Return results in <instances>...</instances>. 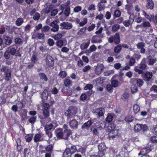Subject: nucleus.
<instances>
[{"label":"nucleus","instance_id":"42","mask_svg":"<svg viewBox=\"0 0 157 157\" xmlns=\"http://www.w3.org/2000/svg\"><path fill=\"white\" fill-rule=\"evenodd\" d=\"M23 21L22 18H19L16 21V24L17 26H20L23 23Z\"/></svg>","mask_w":157,"mask_h":157},{"label":"nucleus","instance_id":"14","mask_svg":"<svg viewBox=\"0 0 157 157\" xmlns=\"http://www.w3.org/2000/svg\"><path fill=\"white\" fill-rule=\"evenodd\" d=\"M57 21H54L52 22L49 25L52 28L51 29V31L54 32H56L58 31L59 29V25L57 24Z\"/></svg>","mask_w":157,"mask_h":157},{"label":"nucleus","instance_id":"15","mask_svg":"<svg viewBox=\"0 0 157 157\" xmlns=\"http://www.w3.org/2000/svg\"><path fill=\"white\" fill-rule=\"evenodd\" d=\"M104 67L103 65L101 64H97L96 68L95 69V72L96 74L97 75L100 74L102 70L104 69Z\"/></svg>","mask_w":157,"mask_h":157},{"label":"nucleus","instance_id":"18","mask_svg":"<svg viewBox=\"0 0 157 157\" xmlns=\"http://www.w3.org/2000/svg\"><path fill=\"white\" fill-rule=\"evenodd\" d=\"M56 137L59 139H63V136L62 128H59L56 131Z\"/></svg>","mask_w":157,"mask_h":157},{"label":"nucleus","instance_id":"12","mask_svg":"<svg viewBox=\"0 0 157 157\" xmlns=\"http://www.w3.org/2000/svg\"><path fill=\"white\" fill-rule=\"evenodd\" d=\"M153 76L152 73L151 72L147 71L143 75V79L146 81H150Z\"/></svg>","mask_w":157,"mask_h":157},{"label":"nucleus","instance_id":"2","mask_svg":"<svg viewBox=\"0 0 157 157\" xmlns=\"http://www.w3.org/2000/svg\"><path fill=\"white\" fill-rule=\"evenodd\" d=\"M139 67L136 66L134 68V71L139 74H143L144 71L148 69V67L146 64L145 59H143L140 63L139 65Z\"/></svg>","mask_w":157,"mask_h":157},{"label":"nucleus","instance_id":"49","mask_svg":"<svg viewBox=\"0 0 157 157\" xmlns=\"http://www.w3.org/2000/svg\"><path fill=\"white\" fill-rule=\"evenodd\" d=\"M53 148V146L52 144L48 145L47 146H45V149L46 151L51 153Z\"/></svg>","mask_w":157,"mask_h":157},{"label":"nucleus","instance_id":"40","mask_svg":"<svg viewBox=\"0 0 157 157\" xmlns=\"http://www.w3.org/2000/svg\"><path fill=\"white\" fill-rule=\"evenodd\" d=\"M136 83L139 87H141L143 84L144 82L142 79H137Z\"/></svg>","mask_w":157,"mask_h":157},{"label":"nucleus","instance_id":"61","mask_svg":"<svg viewBox=\"0 0 157 157\" xmlns=\"http://www.w3.org/2000/svg\"><path fill=\"white\" fill-rule=\"evenodd\" d=\"M36 117H33L29 119V121L32 124H33L36 122Z\"/></svg>","mask_w":157,"mask_h":157},{"label":"nucleus","instance_id":"33","mask_svg":"<svg viewBox=\"0 0 157 157\" xmlns=\"http://www.w3.org/2000/svg\"><path fill=\"white\" fill-rule=\"evenodd\" d=\"M150 129L151 131L154 134L157 135V125H152L150 127Z\"/></svg>","mask_w":157,"mask_h":157},{"label":"nucleus","instance_id":"9","mask_svg":"<svg viewBox=\"0 0 157 157\" xmlns=\"http://www.w3.org/2000/svg\"><path fill=\"white\" fill-rule=\"evenodd\" d=\"M46 64L49 67H51L53 66L54 64V59L50 56H46L45 59Z\"/></svg>","mask_w":157,"mask_h":157},{"label":"nucleus","instance_id":"22","mask_svg":"<svg viewBox=\"0 0 157 157\" xmlns=\"http://www.w3.org/2000/svg\"><path fill=\"white\" fill-rule=\"evenodd\" d=\"M5 76L4 79L7 81H9L11 78V73L10 70H8L5 73Z\"/></svg>","mask_w":157,"mask_h":157},{"label":"nucleus","instance_id":"32","mask_svg":"<svg viewBox=\"0 0 157 157\" xmlns=\"http://www.w3.org/2000/svg\"><path fill=\"white\" fill-rule=\"evenodd\" d=\"M122 49V46L121 44H119L116 46L114 48V52L116 53L120 52Z\"/></svg>","mask_w":157,"mask_h":157},{"label":"nucleus","instance_id":"48","mask_svg":"<svg viewBox=\"0 0 157 157\" xmlns=\"http://www.w3.org/2000/svg\"><path fill=\"white\" fill-rule=\"evenodd\" d=\"M131 140L133 143L136 144V145H138L139 140V138L137 137H134L131 139Z\"/></svg>","mask_w":157,"mask_h":157},{"label":"nucleus","instance_id":"28","mask_svg":"<svg viewBox=\"0 0 157 157\" xmlns=\"http://www.w3.org/2000/svg\"><path fill=\"white\" fill-rule=\"evenodd\" d=\"M64 85L70 87L72 86V82L68 78H65L64 81Z\"/></svg>","mask_w":157,"mask_h":157},{"label":"nucleus","instance_id":"3","mask_svg":"<svg viewBox=\"0 0 157 157\" xmlns=\"http://www.w3.org/2000/svg\"><path fill=\"white\" fill-rule=\"evenodd\" d=\"M76 113L77 109L75 107L73 106L69 107L65 113V115L67 117V121L70 120L71 118L75 116Z\"/></svg>","mask_w":157,"mask_h":157},{"label":"nucleus","instance_id":"4","mask_svg":"<svg viewBox=\"0 0 157 157\" xmlns=\"http://www.w3.org/2000/svg\"><path fill=\"white\" fill-rule=\"evenodd\" d=\"M120 34L118 33H116L114 36H111L108 39V41L110 43L114 42L116 44H118L120 43Z\"/></svg>","mask_w":157,"mask_h":157},{"label":"nucleus","instance_id":"30","mask_svg":"<svg viewBox=\"0 0 157 157\" xmlns=\"http://www.w3.org/2000/svg\"><path fill=\"white\" fill-rule=\"evenodd\" d=\"M38 75L40 79L43 80L45 82L48 81V78L47 77L46 75H45L44 73H39Z\"/></svg>","mask_w":157,"mask_h":157},{"label":"nucleus","instance_id":"64","mask_svg":"<svg viewBox=\"0 0 157 157\" xmlns=\"http://www.w3.org/2000/svg\"><path fill=\"white\" fill-rule=\"evenodd\" d=\"M151 141L153 143L157 144V135L152 137L151 138Z\"/></svg>","mask_w":157,"mask_h":157},{"label":"nucleus","instance_id":"5","mask_svg":"<svg viewBox=\"0 0 157 157\" xmlns=\"http://www.w3.org/2000/svg\"><path fill=\"white\" fill-rule=\"evenodd\" d=\"M105 112L104 108L102 107L94 109L92 111L93 113L97 116L98 118L103 116Z\"/></svg>","mask_w":157,"mask_h":157},{"label":"nucleus","instance_id":"25","mask_svg":"<svg viewBox=\"0 0 157 157\" xmlns=\"http://www.w3.org/2000/svg\"><path fill=\"white\" fill-rule=\"evenodd\" d=\"M65 42L66 44L67 43V41L65 40H60L56 43V44L57 46L61 48L64 45Z\"/></svg>","mask_w":157,"mask_h":157},{"label":"nucleus","instance_id":"57","mask_svg":"<svg viewBox=\"0 0 157 157\" xmlns=\"http://www.w3.org/2000/svg\"><path fill=\"white\" fill-rule=\"evenodd\" d=\"M87 98V95L86 94H82L80 97V99L82 101L86 100Z\"/></svg>","mask_w":157,"mask_h":157},{"label":"nucleus","instance_id":"59","mask_svg":"<svg viewBox=\"0 0 157 157\" xmlns=\"http://www.w3.org/2000/svg\"><path fill=\"white\" fill-rule=\"evenodd\" d=\"M131 90L132 94L136 92L138 90L137 87L134 85H132L131 87Z\"/></svg>","mask_w":157,"mask_h":157},{"label":"nucleus","instance_id":"37","mask_svg":"<svg viewBox=\"0 0 157 157\" xmlns=\"http://www.w3.org/2000/svg\"><path fill=\"white\" fill-rule=\"evenodd\" d=\"M89 42L84 43L80 45V48L82 50L86 49L89 45Z\"/></svg>","mask_w":157,"mask_h":157},{"label":"nucleus","instance_id":"39","mask_svg":"<svg viewBox=\"0 0 157 157\" xmlns=\"http://www.w3.org/2000/svg\"><path fill=\"white\" fill-rule=\"evenodd\" d=\"M113 118V115L110 114H108V116L106 118V121L108 122H110L112 121Z\"/></svg>","mask_w":157,"mask_h":157},{"label":"nucleus","instance_id":"54","mask_svg":"<svg viewBox=\"0 0 157 157\" xmlns=\"http://www.w3.org/2000/svg\"><path fill=\"white\" fill-rule=\"evenodd\" d=\"M43 113L44 117H48L50 115L49 110H43Z\"/></svg>","mask_w":157,"mask_h":157},{"label":"nucleus","instance_id":"7","mask_svg":"<svg viewBox=\"0 0 157 157\" xmlns=\"http://www.w3.org/2000/svg\"><path fill=\"white\" fill-rule=\"evenodd\" d=\"M98 148L99 150L98 155L101 156H104L106 150L107 149L105 143L100 144L98 145Z\"/></svg>","mask_w":157,"mask_h":157},{"label":"nucleus","instance_id":"1","mask_svg":"<svg viewBox=\"0 0 157 157\" xmlns=\"http://www.w3.org/2000/svg\"><path fill=\"white\" fill-rule=\"evenodd\" d=\"M17 47L16 45H13L10 47H8L4 54V56L6 59L10 58L11 56L15 55L17 52Z\"/></svg>","mask_w":157,"mask_h":157},{"label":"nucleus","instance_id":"8","mask_svg":"<svg viewBox=\"0 0 157 157\" xmlns=\"http://www.w3.org/2000/svg\"><path fill=\"white\" fill-rule=\"evenodd\" d=\"M4 44L7 46H9L13 43V37L4 35L3 36Z\"/></svg>","mask_w":157,"mask_h":157},{"label":"nucleus","instance_id":"26","mask_svg":"<svg viewBox=\"0 0 157 157\" xmlns=\"http://www.w3.org/2000/svg\"><path fill=\"white\" fill-rule=\"evenodd\" d=\"M140 27L143 28H149L151 27V25L150 23L148 21H145L142 23L140 25H138L137 27Z\"/></svg>","mask_w":157,"mask_h":157},{"label":"nucleus","instance_id":"11","mask_svg":"<svg viewBox=\"0 0 157 157\" xmlns=\"http://www.w3.org/2000/svg\"><path fill=\"white\" fill-rule=\"evenodd\" d=\"M60 26H61V29H70L73 27L71 23L67 22H63L61 23Z\"/></svg>","mask_w":157,"mask_h":157},{"label":"nucleus","instance_id":"46","mask_svg":"<svg viewBox=\"0 0 157 157\" xmlns=\"http://www.w3.org/2000/svg\"><path fill=\"white\" fill-rule=\"evenodd\" d=\"M120 26L118 24H115L112 27V31L114 32L117 31L120 28Z\"/></svg>","mask_w":157,"mask_h":157},{"label":"nucleus","instance_id":"21","mask_svg":"<svg viewBox=\"0 0 157 157\" xmlns=\"http://www.w3.org/2000/svg\"><path fill=\"white\" fill-rule=\"evenodd\" d=\"M63 139L68 140L69 137L72 134V132L71 130L69 131H63Z\"/></svg>","mask_w":157,"mask_h":157},{"label":"nucleus","instance_id":"44","mask_svg":"<svg viewBox=\"0 0 157 157\" xmlns=\"http://www.w3.org/2000/svg\"><path fill=\"white\" fill-rule=\"evenodd\" d=\"M133 120V117L132 116L129 115L126 117L125 118V121L128 122H130L132 121Z\"/></svg>","mask_w":157,"mask_h":157},{"label":"nucleus","instance_id":"6","mask_svg":"<svg viewBox=\"0 0 157 157\" xmlns=\"http://www.w3.org/2000/svg\"><path fill=\"white\" fill-rule=\"evenodd\" d=\"M111 127L109 126L108 129L110 130L109 136L112 139L117 138L121 134L120 131L117 129H110Z\"/></svg>","mask_w":157,"mask_h":157},{"label":"nucleus","instance_id":"36","mask_svg":"<svg viewBox=\"0 0 157 157\" xmlns=\"http://www.w3.org/2000/svg\"><path fill=\"white\" fill-rule=\"evenodd\" d=\"M142 124H136L134 127V130L136 132H139L141 129Z\"/></svg>","mask_w":157,"mask_h":157},{"label":"nucleus","instance_id":"24","mask_svg":"<svg viewBox=\"0 0 157 157\" xmlns=\"http://www.w3.org/2000/svg\"><path fill=\"white\" fill-rule=\"evenodd\" d=\"M96 48V46L94 45H93L90 47L89 49L86 50L85 52L87 55H89L91 52L95 51Z\"/></svg>","mask_w":157,"mask_h":157},{"label":"nucleus","instance_id":"13","mask_svg":"<svg viewBox=\"0 0 157 157\" xmlns=\"http://www.w3.org/2000/svg\"><path fill=\"white\" fill-rule=\"evenodd\" d=\"M68 124L71 128L74 129L78 128V122L75 119L70 120Z\"/></svg>","mask_w":157,"mask_h":157},{"label":"nucleus","instance_id":"16","mask_svg":"<svg viewBox=\"0 0 157 157\" xmlns=\"http://www.w3.org/2000/svg\"><path fill=\"white\" fill-rule=\"evenodd\" d=\"M61 91L63 93L71 94L72 93V90L70 87L64 85L61 89Z\"/></svg>","mask_w":157,"mask_h":157},{"label":"nucleus","instance_id":"10","mask_svg":"<svg viewBox=\"0 0 157 157\" xmlns=\"http://www.w3.org/2000/svg\"><path fill=\"white\" fill-rule=\"evenodd\" d=\"M134 20V15L133 14H131L130 15L128 20L123 21V24L125 27H128L133 23Z\"/></svg>","mask_w":157,"mask_h":157},{"label":"nucleus","instance_id":"34","mask_svg":"<svg viewBox=\"0 0 157 157\" xmlns=\"http://www.w3.org/2000/svg\"><path fill=\"white\" fill-rule=\"evenodd\" d=\"M67 75V73L65 71H61L59 74L58 76L59 78H65Z\"/></svg>","mask_w":157,"mask_h":157},{"label":"nucleus","instance_id":"45","mask_svg":"<svg viewBox=\"0 0 157 157\" xmlns=\"http://www.w3.org/2000/svg\"><path fill=\"white\" fill-rule=\"evenodd\" d=\"M67 149H69L70 150V152L71 154L74 153L77 150L76 147L74 145L72 146L70 148H67Z\"/></svg>","mask_w":157,"mask_h":157},{"label":"nucleus","instance_id":"38","mask_svg":"<svg viewBox=\"0 0 157 157\" xmlns=\"http://www.w3.org/2000/svg\"><path fill=\"white\" fill-rule=\"evenodd\" d=\"M14 40L15 43L17 44H21L23 43L22 40L20 38H15Z\"/></svg>","mask_w":157,"mask_h":157},{"label":"nucleus","instance_id":"55","mask_svg":"<svg viewBox=\"0 0 157 157\" xmlns=\"http://www.w3.org/2000/svg\"><path fill=\"white\" fill-rule=\"evenodd\" d=\"M47 43L48 45L50 46H53L55 43L53 40L50 38L48 39Z\"/></svg>","mask_w":157,"mask_h":157},{"label":"nucleus","instance_id":"51","mask_svg":"<svg viewBox=\"0 0 157 157\" xmlns=\"http://www.w3.org/2000/svg\"><path fill=\"white\" fill-rule=\"evenodd\" d=\"M111 84L113 87H116L118 85V82L116 80H113L111 81Z\"/></svg>","mask_w":157,"mask_h":157},{"label":"nucleus","instance_id":"62","mask_svg":"<svg viewBox=\"0 0 157 157\" xmlns=\"http://www.w3.org/2000/svg\"><path fill=\"white\" fill-rule=\"evenodd\" d=\"M58 10L57 9L53 10L51 13V15L52 16H55L58 13Z\"/></svg>","mask_w":157,"mask_h":157},{"label":"nucleus","instance_id":"56","mask_svg":"<svg viewBox=\"0 0 157 157\" xmlns=\"http://www.w3.org/2000/svg\"><path fill=\"white\" fill-rule=\"evenodd\" d=\"M52 127L53 125L52 124H48L46 125L44 129L45 130H49L52 128Z\"/></svg>","mask_w":157,"mask_h":157},{"label":"nucleus","instance_id":"47","mask_svg":"<svg viewBox=\"0 0 157 157\" xmlns=\"http://www.w3.org/2000/svg\"><path fill=\"white\" fill-rule=\"evenodd\" d=\"M133 111L135 113H136L140 110V107L137 105H135L133 107Z\"/></svg>","mask_w":157,"mask_h":157},{"label":"nucleus","instance_id":"17","mask_svg":"<svg viewBox=\"0 0 157 157\" xmlns=\"http://www.w3.org/2000/svg\"><path fill=\"white\" fill-rule=\"evenodd\" d=\"M151 149L149 147H147L145 148H143L140 151V153L138 154V155H145L147 153H149L151 151Z\"/></svg>","mask_w":157,"mask_h":157},{"label":"nucleus","instance_id":"43","mask_svg":"<svg viewBox=\"0 0 157 157\" xmlns=\"http://www.w3.org/2000/svg\"><path fill=\"white\" fill-rule=\"evenodd\" d=\"M46 118L43 116H40V122L42 125L45 124L47 123Z\"/></svg>","mask_w":157,"mask_h":157},{"label":"nucleus","instance_id":"35","mask_svg":"<svg viewBox=\"0 0 157 157\" xmlns=\"http://www.w3.org/2000/svg\"><path fill=\"white\" fill-rule=\"evenodd\" d=\"M63 13L66 17H68L70 13V7H67L64 10H63Z\"/></svg>","mask_w":157,"mask_h":157},{"label":"nucleus","instance_id":"41","mask_svg":"<svg viewBox=\"0 0 157 157\" xmlns=\"http://www.w3.org/2000/svg\"><path fill=\"white\" fill-rule=\"evenodd\" d=\"M36 37L39 39L43 40L44 39L45 35L43 33H38L36 35Z\"/></svg>","mask_w":157,"mask_h":157},{"label":"nucleus","instance_id":"31","mask_svg":"<svg viewBox=\"0 0 157 157\" xmlns=\"http://www.w3.org/2000/svg\"><path fill=\"white\" fill-rule=\"evenodd\" d=\"M71 154L69 149H66L63 153V157H71Z\"/></svg>","mask_w":157,"mask_h":157},{"label":"nucleus","instance_id":"20","mask_svg":"<svg viewBox=\"0 0 157 157\" xmlns=\"http://www.w3.org/2000/svg\"><path fill=\"white\" fill-rule=\"evenodd\" d=\"M92 122L90 120H89L84 123L82 126L81 128L83 130H88L90 126L92 124Z\"/></svg>","mask_w":157,"mask_h":157},{"label":"nucleus","instance_id":"27","mask_svg":"<svg viewBox=\"0 0 157 157\" xmlns=\"http://www.w3.org/2000/svg\"><path fill=\"white\" fill-rule=\"evenodd\" d=\"M48 96V92L47 90H44L41 94V98L43 100H45L47 99Z\"/></svg>","mask_w":157,"mask_h":157},{"label":"nucleus","instance_id":"52","mask_svg":"<svg viewBox=\"0 0 157 157\" xmlns=\"http://www.w3.org/2000/svg\"><path fill=\"white\" fill-rule=\"evenodd\" d=\"M145 46V44L144 42H140L138 43L136 45L137 48L140 49L143 48Z\"/></svg>","mask_w":157,"mask_h":157},{"label":"nucleus","instance_id":"50","mask_svg":"<svg viewBox=\"0 0 157 157\" xmlns=\"http://www.w3.org/2000/svg\"><path fill=\"white\" fill-rule=\"evenodd\" d=\"M50 29L49 26L47 25H45L41 29V31L42 32L45 33L48 31Z\"/></svg>","mask_w":157,"mask_h":157},{"label":"nucleus","instance_id":"63","mask_svg":"<svg viewBox=\"0 0 157 157\" xmlns=\"http://www.w3.org/2000/svg\"><path fill=\"white\" fill-rule=\"evenodd\" d=\"M151 91H154L155 92L157 93V86L154 85L150 89Z\"/></svg>","mask_w":157,"mask_h":157},{"label":"nucleus","instance_id":"53","mask_svg":"<svg viewBox=\"0 0 157 157\" xmlns=\"http://www.w3.org/2000/svg\"><path fill=\"white\" fill-rule=\"evenodd\" d=\"M136 62L135 59L133 57H131L129 61V65L130 66H133Z\"/></svg>","mask_w":157,"mask_h":157},{"label":"nucleus","instance_id":"60","mask_svg":"<svg viewBox=\"0 0 157 157\" xmlns=\"http://www.w3.org/2000/svg\"><path fill=\"white\" fill-rule=\"evenodd\" d=\"M50 105L48 103H44L43 105V110H49Z\"/></svg>","mask_w":157,"mask_h":157},{"label":"nucleus","instance_id":"58","mask_svg":"<svg viewBox=\"0 0 157 157\" xmlns=\"http://www.w3.org/2000/svg\"><path fill=\"white\" fill-rule=\"evenodd\" d=\"M93 86L91 84H87L84 87L85 90H92V89L93 88Z\"/></svg>","mask_w":157,"mask_h":157},{"label":"nucleus","instance_id":"29","mask_svg":"<svg viewBox=\"0 0 157 157\" xmlns=\"http://www.w3.org/2000/svg\"><path fill=\"white\" fill-rule=\"evenodd\" d=\"M64 33L63 32H62L61 33H58L55 36H52V37L55 40H58L63 37V34Z\"/></svg>","mask_w":157,"mask_h":157},{"label":"nucleus","instance_id":"23","mask_svg":"<svg viewBox=\"0 0 157 157\" xmlns=\"http://www.w3.org/2000/svg\"><path fill=\"white\" fill-rule=\"evenodd\" d=\"M146 7L148 9H152L154 7V3L152 0H147Z\"/></svg>","mask_w":157,"mask_h":157},{"label":"nucleus","instance_id":"19","mask_svg":"<svg viewBox=\"0 0 157 157\" xmlns=\"http://www.w3.org/2000/svg\"><path fill=\"white\" fill-rule=\"evenodd\" d=\"M147 63L149 66H152L157 62L156 58H152L151 57H148L147 58Z\"/></svg>","mask_w":157,"mask_h":157}]
</instances>
